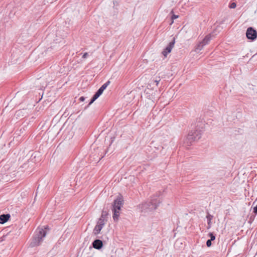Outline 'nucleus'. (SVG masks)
<instances>
[{
    "label": "nucleus",
    "instance_id": "obj_1",
    "mask_svg": "<svg viewBox=\"0 0 257 257\" xmlns=\"http://www.w3.org/2000/svg\"><path fill=\"white\" fill-rule=\"evenodd\" d=\"M160 202V199L158 196H154L152 197L151 201L140 204L138 207L142 212H149L156 209Z\"/></svg>",
    "mask_w": 257,
    "mask_h": 257
},
{
    "label": "nucleus",
    "instance_id": "obj_2",
    "mask_svg": "<svg viewBox=\"0 0 257 257\" xmlns=\"http://www.w3.org/2000/svg\"><path fill=\"white\" fill-rule=\"evenodd\" d=\"M46 235V231L43 228H38L36 231V233L34 236L33 240L30 243V246L32 247L39 245L43 240V238Z\"/></svg>",
    "mask_w": 257,
    "mask_h": 257
},
{
    "label": "nucleus",
    "instance_id": "obj_3",
    "mask_svg": "<svg viewBox=\"0 0 257 257\" xmlns=\"http://www.w3.org/2000/svg\"><path fill=\"white\" fill-rule=\"evenodd\" d=\"M123 200L121 197H117L113 202V218L114 221H117L119 216V211L122 205Z\"/></svg>",
    "mask_w": 257,
    "mask_h": 257
},
{
    "label": "nucleus",
    "instance_id": "obj_4",
    "mask_svg": "<svg viewBox=\"0 0 257 257\" xmlns=\"http://www.w3.org/2000/svg\"><path fill=\"white\" fill-rule=\"evenodd\" d=\"M195 136L193 137L194 134L193 133H189L184 141V144L187 147L190 146L192 143L198 140L201 138V133H196Z\"/></svg>",
    "mask_w": 257,
    "mask_h": 257
},
{
    "label": "nucleus",
    "instance_id": "obj_5",
    "mask_svg": "<svg viewBox=\"0 0 257 257\" xmlns=\"http://www.w3.org/2000/svg\"><path fill=\"white\" fill-rule=\"evenodd\" d=\"M195 136L193 137L194 134L193 133H189L184 141V144L187 147L190 146L192 143L198 140L201 138V133H196Z\"/></svg>",
    "mask_w": 257,
    "mask_h": 257
},
{
    "label": "nucleus",
    "instance_id": "obj_6",
    "mask_svg": "<svg viewBox=\"0 0 257 257\" xmlns=\"http://www.w3.org/2000/svg\"><path fill=\"white\" fill-rule=\"evenodd\" d=\"M246 36L247 39L254 40L257 37L256 31L252 28L249 27L247 29Z\"/></svg>",
    "mask_w": 257,
    "mask_h": 257
},
{
    "label": "nucleus",
    "instance_id": "obj_7",
    "mask_svg": "<svg viewBox=\"0 0 257 257\" xmlns=\"http://www.w3.org/2000/svg\"><path fill=\"white\" fill-rule=\"evenodd\" d=\"M174 44L175 38H174L173 41L170 42L166 48L162 51V53L164 57H166L167 55L171 52L172 49L174 46Z\"/></svg>",
    "mask_w": 257,
    "mask_h": 257
},
{
    "label": "nucleus",
    "instance_id": "obj_8",
    "mask_svg": "<svg viewBox=\"0 0 257 257\" xmlns=\"http://www.w3.org/2000/svg\"><path fill=\"white\" fill-rule=\"evenodd\" d=\"M145 95L146 97L150 99H151L153 101L155 99L154 95L153 93H154L153 90L150 89L149 88H147L145 91Z\"/></svg>",
    "mask_w": 257,
    "mask_h": 257
},
{
    "label": "nucleus",
    "instance_id": "obj_9",
    "mask_svg": "<svg viewBox=\"0 0 257 257\" xmlns=\"http://www.w3.org/2000/svg\"><path fill=\"white\" fill-rule=\"evenodd\" d=\"M93 247L94 248L99 249L102 247V241L99 239L95 240L92 243Z\"/></svg>",
    "mask_w": 257,
    "mask_h": 257
},
{
    "label": "nucleus",
    "instance_id": "obj_10",
    "mask_svg": "<svg viewBox=\"0 0 257 257\" xmlns=\"http://www.w3.org/2000/svg\"><path fill=\"white\" fill-rule=\"evenodd\" d=\"M10 214H4L1 215V224L7 222L10 218Z\"/></svg>",
    "mask_w": 257,
    "mask_h": 257
},
{
    "label": "nucleus",
    "instance_id": "obj_11",
    "mask_svg": "<svg viewBox=\"0 0 257 257\" xmlns=\"http://www.w3.org/2000/svg\"><path fill=\"white\" fill-rule=\"evenodd\" d=\"M110 81H107L106 83L103 84L100 88L97 90V92L100 95H101L104 89L107 87V86L109 84Z\"/></svg>",
    "mask_w": 257,
    "mask_h": 257
},
{
    "label": "nucleus",
    "instance_id": "obj_12",
    "mask_svg": "<svg viewBox=\"0 0 257 257\" xmlns=\"http://www.w3.org/2000/svg\"><path fill=\"white\" fill-rule=\"evenodd\" d=\"M211 39V35L208 34V35H206L204 37L203 40L201 42L203 43V44L204 46H205L209 43V42L210 41Z\"/></svg>",
    "mask_w": 257,
    "mask_h": 257
},
{
    "label": "nucleus",
    "instance_id": "obj_13",
    "mask_svg": "<svg viewBox=\"0 0 257 257\" xmlns=\"http://www.w3.org/2000/svg\"><path fill=\"white\" fill-rule=\"evenodd\" d=\"M213 215L210 214L209 213H207L206 218L207 219V224H208L207 228L208 229H209L211 227V220L213 219Z\"/></svg>",
    "mask_w": 257,
    "mask_h": 257
},
{
    "label": "nucleus",
    "instance_id": "obj_14",
    "mask_svg": "<svg viewBox=\"0 0 257 257\" xmlns=\"http://www.w3.org/2000/svg\"><path fill=\"white\" fill-rule=\"evenodd\" d=\"M103 227V226L97 224L93 230L94 233L95 234L99 233Z\"/></svg>",
    "mask_w": 257,
    "mask_h": 257
},
{
    "label": "nucleus",
    "instance_id": "obj_15",
    "mask_svg": "<svg viewBox=\"0 0 257 257\" xmlns=\"http://www.w3.org/2000/svg\"><path fill=\"white\" fill-rule=\"evenodd\" d=\"M205 46L201 42H200L195 47V51L196 52H199L201 51Z\"/></svg>",
    "mask_w": 257,
    "mask_h": 257
},
{
    "label": "nucleus",
    "instance_id": "obj_16",
    "mask_svg": "<svg viewBox=\"0 0 257 257\" xmlns=\"http://www.w3.org/2000/svg\"><path fill=\"white\" fill-rule=\"evenodd\" d=\"M100 95L97 92L93 96L91 101L89 102L88 106L91 104L96 99H97Z\"/></svg>",
    "mask_w": 257,
    "mask_h": 257
},
{
    "label": "nucleus",
    "instance_id": "obj_17",
    "mask_svg": "<svg viewBox=\"0 0 257 257\" xmlns=\"http://www.w3.org/2000/svg\"><path fill=\"white\" fill-rule=\"evenodd\" d=\"M104 224H105L104 219L99 218V219L97 222V224L103 226Z\"/></svg>",
    "mask_w": 257,
    "mask_h": 257
},
{
    "label": "nucleus",
    "instance_id": "obj_18",
    "mask_svg": "<svg viewBox=\"0 0 257 257\" xmlns=\"http://www.w3.org/2000/svg\"><path fill=\"white\" fill-rule=\"evenodd\" d=\"M208 235L210 237V240H214L215 239V236L213 233L210 232Z\"/></svg>",
    "mask_w": 257,
    "mask_h": 257
},
{
    "label": "nucleus",
    "instance_id": "obj_19",
    "mask_svg": "<svg viewBox=\"0 0 257 257\" xmlns=\"http://www.w3.org/2000/svg\"><path fill=\"white\" fill-rule=\"evenodd\" d=\"M107 213L106 211H103L100 218L105 219V217L107 216Z\"/></svg>",
    "mask_w": 257,
    "mask_h": 257
},
{
    "label": "nucleus",
    "instance_id": "obj_20",
    "mask_svg": "<svg viewBox=\"0 0 257 257\" xmlns=\"http://www.w3.org/2000/svg\"><path fill=\"white\" fill-rule=\"evenodd\" d=\"M236 7V5L235 3H232L229 6V8L230 9H234Z\"/></svg>",
    "mask_w": 257,
    "mask_h": 257
},
{
    "label": "nucleus",
    "instance_id": "obj_21",
    "mask_svg": "<svg viewBox=\"0 0 257 257\" xmlns=\"http://www.w3.org/2000/svg\"><path fill=\"white\" fill-rule=\"evenodd\" d=\"M190 133H193L194 134V135L193 136V137H194V136H195L196 134H197V133H201V131H198V130H195V131H192Z\"/></svg>",
    "mask_w": 257,
    "mask_h": 257
},
{
    "label": "nucleus",
    "instance_id": "obj_22",
    "mask_svg": "<svg viewBox=\"0 0 257 257\" xmlns=\"http://www.w3.org/2000/svg\"><path fill=\"white\" fill-rule=\"evenodd\" d=\"M211 240L208 239L206 242V245L208 247H210L211 245Z\"/></svg>",
    "mask_w": 257,
    "mask_h": 257
},
{
    "label": "nucleus",
    "instance_id": "obj_23",
    "mask_svg": "<svg viewBox=\"0 0 257 257\" xmlns=\"http://www.w3.org/2000/svg\"><path fill=\"white\" fill-rule=\"evenodd\" d=\"M178 17H179V16L178 15H173L172 17H171V19L173 20V21L172 22V23H173V20L174 19H176L178 18Z\"/></svg>",
    "mask_w": 257,
    "mask_h": 257
},
{
    "label": "nucleus",
    "instance_id": "obj_24",
    "mask_svg": "<svg viewBox=\"0 0 257 257\" xmlns=\"http://www.w3.org/2000/svg\"><path fill=\"white\" fill-rule=\"evenodd\" d=\"M160 81V79L159 78L158 80H154L153 82L154 83H156V85L157 86Z\"/></svg>",
    "mask_w": 257,
    "mask_h": 257
},
{
    "label": "nucleus",
    "instance_id": "obj_25",
    "mask_svg": "<svg viewBox=\"0 0 257 257\" xmlns=\"http://www.w3.org/2000/svg\"><path fill=\"white\" fill-rule=\"evenodd\" d=\"M88 56V53L86 52V53H85L83 55V56H82V58H87V56Z\"/></svg>",
    "mask_w": 257,
    "mask_h": 257
},
{
    "label": "nucleus",
    "instance_id": "obj_26",
    "mask_svg": "<svg viewBox=\"0 0 257 257\" xmlns=\"http://www.w3.org/2000/svg\"><path fill=\"white\" fill-rule=\"evenodd\" d=\"M253 212L257 214V205L253 208Z\"/></svg>",
    "mask_w": 257,
    "mask_h": 257
},
{
    "label": "nucleus",
    "instance_id": "obj_27",
    "mask_svg": "<svg viewBox=\"0 0 257 257\" xmlns=\"http://www.w3.org/2000/svg\"><path fill=\"white\" fill-rule=\"evenodd\" d=\"M79 100L81 101H83L85 100V97H83V96H81V97H80Z\"/></svg>",
    "mask_w": 257,
    "mask_h": 257
},
{
    "label": "nucleus",
    "instance_id": "obj_28",
    "mask_svg": "<svg viewBox=\"0 0 257 257\" xmlns=\"http://www.w3.org/2000/svg\"><path fill=\"white\" fill-rule=\"evenodd\" d=\"M20 112V111H18L17 112V113H19Z\"/></svg>",
    "mask_w": 257,
    "mask_h": 257
},
{
    "label": "nucleus",
    "instance_id": "obj_29",
    "mask_svg": "<svg viewBox=\"0 0 257 257\" xmlns=\"http://www.w3.org/2000/svg\"><path fill=\"white\" fill-rule=\"evenodd\" d=\"M4 169H5V170L6 169V168L5 167V166H4Z\"/></svg>",
    "mask_w": 257,
    "mask_h": 257
}]
</instances>
